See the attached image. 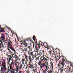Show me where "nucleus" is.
Returning <instances> with one entry per match:
<instances>
[{"instance_id":"f257e3e1","label":"nucleus","mask_w":73,"mask_h":73,"mask_svg":"<svg viewBox=\"0 0 73 73\" xmlns=\"http://www.w3.org/2000/svg\"><path fill=\"white\" fill-rule=\"evenodd\" d=\"M13 53H12L11 54L8 56L7 59V61L9 62H10L11 58H12L13 60L15 62H16L15 63V65L16 67L15 70L16 71H18L19 70H20L22 68V64H21L20 66H19V65H20V62L17 61L18 60L20 61L21 59L19 58L17 55H15V54H16V52L15 54H14V52H13Z\"/></svg>"},{"instance_id":"f03ea898","label":"nucleus","mask_w":73,"mask_h":73,"mask_svg":"<svg viewBox=\"0 0 73 73\" xmlns=\"http://www.w3.org/2000/svg\"><path fill=\"white\" fill-rule=\"evenodd\" d=\"M40 61L38 63V65L39 66H42V65H44L45 66L47 65L49 66L48 63L47 62V59L44 56L40 57Z\"/></svg>"},{"instance_id":"7ed1b4c3","label":"nucleus","mask_w":73,"mask_h":73,"mask_svg":"<svg viewBox=\"0 0 73 73\" xmlns=\"http://www.w3.org/2000/svg\"><path fill=\"white\" fill-rule=\"evenodd\" d=\"M8 40L9 41L7 42V49L8 50H10V49H11L13 51H14V54H15L16 53V51L15 50V49H14L13 45L12 44V42L11 41H10V39H9Z\"/></svg>"},{"instance_id":"20e7f679","label":"nucleus","mask_w":73,"mask_h":73,"mask_svg":"<svg viewBox=\"0 0 73 73\" xmlns=\"http://www.w3.org/2000/svg\"><path fill=\"white\" fill-rule=\"evenodd\" d=\"M42 66H39L40 68L41 69H42L43 68L44 69H46L43 71V73H46V71L49 69V66H48L47 65V66H45V65L43 64L42 65Z\"/></svg>"},{"instance_id":"39448f33","label":"nucleus","mask_w":73,"mask_h":73,"mask_svg":"<svg viewBox=\"0 0 73 73\" xmlns=\"http://www.w3.org/2000/svg\"><path fill=\"white\" fill-rule=\"evenodd\" d=\"M61 60H59V63L58 64V65L60 68V70L61 73H63V70H64V64L61 63Z\"/></svg>"},{"instance_id":"423d86ee","label":"nucleus","mask_w":73,"mask_h":73,"mask_svg":"<svg viewBox=\"0 0 73 73\" xmlns=\"http://www.w3.org/2000/svg\"><path fill=\"white\" fill-rule=\"evenodd\" d=\"M54 54L55 55V60L56 62H57L59 60L60 58H61V56H60V53L59 54V55H57V52H54Z\"/></svg>"},{"instance_id":"0eeeda50","label":"nucleus","mask_w":73,"mask_h":73,"mask_svg":"<svg viewBox=\"0 0 73 73\" xmlns=\"http://www.w3.org/2000/svg\"><path fill=\"white\" fill-rule=\"evenodd\" d=\"M40 42H41V41H40L37 44H36L35 46V49L36 50V52H38V48L39 49L40 48Z\"/></svg>"},{"instance_id":"6e6552de","label":"nucleus","mask_w":73,"mask_h":73,"mask_svg":"<svg viewBox=\"0 0 73 73\" xmlns=\"http://www.w3.org/2000/svg\"><path fill=\"white\" fill-rule=\"evenodd\" d=\"M7 70V69L6 66L1 67V73H4V72H6Z\"/></svg>"},{"instance_id":"1a4fd4ad","label":"nucleus","mask_w":73,"mask_h":73,"mask_svg":"<svg viewBox=\"0 0 73 73\" xmlns=\"http://www.w3.org/2000/svg\"><path fill=\"white\" fill-rule=\"evenodd\" d=\"M5 61L4 60L2 62H0V66H5Z\"/></svg>"},{"instance_id":"9d476101","label":"nucleus","mask_w":73,"mask_h":73,"mask_svg":"<svg viewBox=\"0 0 73 73\" xmlns=\"http://www.w3.org/2000/svg\"><path fill=\"white\" fill-rule=\"evenodd\" d=\"M50 64L51 65L50 66V68L51 70H50V71H49V72L50 73H52L53 72V63L52 62H50Z\"/></svg>"},{"instance_id":"9b49d317","label":"nucleus","mask_w":73,"mask_h":73,"mask_svg":"<svg viewBox=\"0 0 73 73\" xmlns=\"http://www.w3.org/2000/svg\"><path fill=\"white\" fill-rule=\"evenodd\" d=\"M61 56V58H60L62 59L61 63H62V64H64L65 63L64 62H65V59H66V58L65 57H64V56Z\"/></svg>"},{"instance_id":"f8f14e48","label":"nucleus","mask_w":73,"mask_h":73,"mask_svg":"<svg viewBox=\"0 0 73 73\" xmlns=\"http://www.w3.org/2000/svg\"><path fill=\"white\" fill-rule=\"evenodd\" d=\"M42 54H44V51L43 50L42 51V52H41V50H40L38 52V56L39 57H40L41 55H42Z\"/></svg>"},{"instance_id":"ddd939ff","label":"nucleus","mask_w":73,"mask_h":73,"mask_svg":"<svg viewBox=\"0 0 73 73\" xmlns=\"http://www.w3.org/2000/svg\"><path fill=\"white\" fill-rule=\"evenodd\" d=\"M21 42H22V43H24V44L25 45V46H25V47H27V46H28V45L27 44L28 43L26 42L25 40L21 41Z\"/></svg>"},{"instance_id":"4468645a","label":"nucleus","mask_w":73,"mask_h":73,"mask_svg":"<svg viewBox=\"0 0 73 73\" xmlns=\"http://www.w3.org/2000/svg\"><path fill=\"white\" fill-rule=\"evenodd\" d=\"M33 39L34 40L35 44H37V39H36V37L35 35H34L33 37Z\"/></svg>"},{"instance_id":"2eb2a0df","label":"nucleus","mask_w":73,"mask_h":73,"mask_svg":"<svg viewBox=\"0 0 73 73\" xmlns=\"http://www.w3.org/2000/svg\"><path fill=\"white\" fill-rule=\"evenodd\" d=\"M8 69V70L9 71H12L13 70H14L13 69V67H12V66H9Z\"/></svg>"},{"instance_id":"dca6fc26","label":"nucleus","mask_w":73,"mask_h":73,"mask_svg":"<svg viewBox=\"0 0 73 73\" xmlns=\"http://www.w3.org/2000/svg\"><path fill=\"white\" fill-rule=\"evenodd\" d=\"M0 39V40H3L4 41H5V36H1Z\"/></svg>"},{"instance_id":"f3484780","label":"nucleus","mask_w":73,"mask_h":73,"mask_svg":"<svg viewBox=\"0 0 73 73\" xmlns=\"http://www.w3.org/2000/svg\"><path fill=\"white\" fill-rule=\"evenodd\" d=\"M0 26L1 27V29H0V31L1 32H5V31H4V29H3V28L1 27V26L0 25Z\"/></svg>"},{"instance_id":"a211bd4d","label":"nucleus","mask_w":73,"mask_h":73,"mask_svg":"<svg viewBox=\"0 0 73 73\" xmlns=\"http://www.w3.org/2000/svg\"><path fill=\"white\" fill-rule=\"evenodd\" d=\"M24 56L25 57V58L26 59V60L27 62H28V56L27 54H25L24 55Z\"/></svg>"},{"instance_id":"6ab92c4d","label":"nucleus","mask_w":73,"mask_h":73,"mask_svg":"<svg viewBox=\"0 0 73 73\" xmlns=\"http://www.w3.org/2000/svg\"><path fill=\"white\" fill-rule=\"evenodd\" d=\"M27 50H28V49H27V48L26 47L24 48V49H23V52H25V51L26 52Z\"/></svg>"},{"instance_id":"aec40b11","label":"nucleus","mask_w":73,"mask_h":73,"mask_svg":"<svg viewBox=\"0 0 73 73\" xmlns=\"http://www.w3.org/2000/svg\"><path fill=\"white\" fill-rule=\"evenodd\" d=\"M26 60H25V59H24V58H23L22 60L21 61L22 63V64L23 65H24V62H25V61H26Z\"/></svg>"},{"instance_id":"412c9836","label":"nucleus","mask_w":73,"mask_h":73,"mask_svg":"<svg viewBox=\"0 0 73 73\" xmlns=\"http://www.w3.org/2000/svg\"><path fill=\"white\" fill-rule=\"evenodd\" d=\"M4 45L3 46V47H4V48H5L6 46H7V42H4Z\"/></svg>"},{"instance_id":"4be33fe9","label":"nucleus","mask_w":73,"mask_h":73,"mask_svg":"<svg viewBox=\"0 0 73 73\" xmlns=\"http://www.w3.org/2000/svg\"><path fill=\"white\" fill-rule=\"evenodd\" d=\"M63 70L65 71L66 72H68V68H64Z\"/></svg>"},{"instance_id":"5701e85b","label":"nucleus","mask_w":73,"mask_h":73,"mask_svg":"<svg viewBox=\"0 0 73 73\" xmlns=\"http://www.w3.org/2000/svg\"><path fill=\"white\" fill-rule=\"evenodd\" d=\"M31 55L33 57H36V54H33V52H32L31 53Z\"/></svg>"},{"instance_id":"b1692460","label":"nucleus","mask_w":73,"mask_h":73,"mask_svg":"<svg viewBox=\"0 0 73 73\" xmlns=\"http://www.w3.org/2000/svg\"><path fill=\"white\" fill-rule=\"evenodd\" d=\"M31 39V37L30 38H27L25 39V41H30V40Z\"/></svg>"},{"instance_id":"393cba45","label":"nucleus","mask_w":73,"mask_h":73,"mask_svg":"<svg viewBox=\"0 0 73 73\" xmlns=\"http://www.w3.org/2000/svg\"><path fill=\"white\" fill-rule=\"evenodd\" d=\"M11 73H15V70L14 69L12 71H11Z\"/></svg>"},{"instance_id":"a878e982","label":"nucleus","mask_w":73,"mask_h":73,"mask_svg":"<svg viewBox=\"0 0 73 73\" xmlns=\"http://www.w3.org/2000/svg\"><path fill=\"white\" fill-rule=\"evenodd\" d=\"M0 47L4 48V47L3 46V43H2L0 44Z\"/></svg>"},{"instance_id":"bb28decb","label":"nucleus","mask_w":73,"mask_h":73,"mask_svg":"<svg viewBox=\"0 0 73 73\" xmlns=\"http://www.w3.org/2000/svg\"><path fill=\"white\" fill-rule=\"evenodd\" d=\"M40 57V56H38V57L36 58V60H38H38H39V57Z\"/></svg>"},{"instance_id":"cd10ccee","label":"nucleus","mask_w":73,"mask_h":73,"mask_svg":"<svg viewBox=\"0 0 73 73\" xmlns=\"http://www.w3.org/2000/svg\"><path fill=\"white\" fill-rule=\"evenodd\" d=\"M23 56V57H24V56H23V55L22 54H19V57H21V56Z\"/></svg>"},{"instance_id":"c85d7f7f","label":"nucleus","mask_w":73,"mask_h":73,"mask_svg":"<svg viewBox=\"0 0 73 73\" xmlns=\"http://www.w3.org/2000/svg\"><path fill=\"white\" fill-rule=\"evenodd\" d=\"M3 49V47H0V51H2Z\"/></svg>"},{"instance_id":"c756f323","label":"nucleus","mask_w":73,"mask_h":73,"mask_svg":"<svg viewBox=\"0 0 73 73\" xmlns=\"http://www.w3.org/2000/svg\"><path fill=\"white\" fill-rule=\"evenodd\" d=\"M11 55H9L8 52H7L6 54V56H10Z\"/></svg>"},{"instance_id":"7c9ffc66","label":"nucleus","mask_w":73,"mask_h":73,"mask_svg":"<svg viewBox=\"0 0 73 73\" xmlns=\"http://www.w3.org/2000/svg\"><path fill=\"white\" fill-rule=\"evenodd\" d=\"M9 66H12V65H13V62H12L11 63V64H9Z\"/></svg>"},{"instance_id":"2f4dec72","label":"nucleus","mask_w":73,"mask_h":73,"mask_svg":"<svg viewBox=\"0 0 73 73\" xmlns=\"http://www.w3.org/2000/svg\"><path fill=\"white\" fill-rule=\"evenodd\" d=\"M49 53H50V55H52V54H53V53H52V52H51V51H50H50H49Z\"/></svg>"},{"instance_id":"473e14b6","label":"nucleus","mask_w":73,"mask_h":73,"mask_svg":"<svg viewBox=\"0 0 73 73\" xmlns=\"http://www.w3.org/2000/svg\"><path fill=\"white\" fill-rule=\"evenodd\" d=\"M29 68H30L31 69H32V68H33V67H32V66L31 65H29Z\"/></svg>"},{"instance_id":"72a5a7b5","label":"nucleus","mask_w":73,"mask_h":73,"mask_svg":"<svg viewBox=\"0 0 73 73\" xmlns=\"http://www.w3.org/2000/svg\"><path fill=\"white\" fill-rule=\"evenodd\" d=\"M33 71L34 73H36V69L33 70Z\"/></svg>"},{"instance_id":"f704fd0d","label":"nucleus","mask_w":73,"mask_h":73,"mask_svg":"<svg viewBox=\"0 0 73 73\" xmlns=\"http://www.w3.org/2000/svg\"><path fill=\"white\" fill-rule=\"evenodd\" d=\"M29 60H32V58L31 57V56H30L29 58Z\"/></svg>"},{"instance_id":"c9c22d12","label":"nucleus","mask_w":73,"mask_h":73,"mask_svg":"<svg viewBox=\"0 0 73 73\" xmlns=\"http://www.w3.org/2000/svg\"><path fill=\"white\" fill-rule=\"evenodd\" d=\"M68 72H70V71L71 70V68H68Z\"/></svg>"},{"instance_id":"e433bc0d","label":"nucleus","mask_w":73,"mask_h":73,"mask_svg":"<svg viewBox=\"0 0 73 73\" xmlns=\"http://www.w3.org/2000/svg\"><path fill=\"white\" fill-rule=\"evenodd\" d=\"M30 41H31V42H32V43H34L33 42V40L30 39Z\"/></svg>"},{"instance_id":"4c0bfd02","label":"nucleus","mask_w":73,"mask_h":73,"mask_svg":"<svg viewBox=\"0 0 73 73\" xmlns=\"http://www.w3.org/2000/svg\"><path fill=\"white\" fill-rule=\"evenodd\" d=\"M26 66H27L26 68V69H27V68H28V66H29V64H26Z\"/></svg>"},{"instance_id":"58836bf2","label":"nucleus","mask_w":73,"mask_h":73,"mask_svg":"<svg viewBox=\"0 0 73 73\" xmlns=\"http://www.w3.org/2000/svg\"><path fill=\"white\" fill-rule=\"evenodd\" d=\"M31 44H30V45L28 47V48H29V49H30L31 48Z\"/></svg>"},{"instance_id":"ea45409f","label":"nucleus","mask_w":73,"mask_h":73,"mask_svg":"<svg viewBox=\"0 0 73 73\" xmlns=\"http://www.w3.org/2000/svg\"><path fill=\"white\" fill-rule=\"evenodd\" d=\"M25 62V65H27V64H28V63H27V61H26Z\"/></svg>"},{"instance_id":"a19ab883","label":"nucleus","mask_w":73,"mask_h":73,"mask_svg":"<svg viewBox=\"0 0 73 73\" xmlns=\"http://www.w3.org/2000/svg\"><path fill=\"white\" fill-rule=\"evenodd\" d=\"M49 59L50 61H53V59H52V58H50Z\"/></svg>"},{"instance_id":"79ce46f5","label":"nucleus","mask_w":73,"mask_h":73,"mask_svg":"<svg viewBox=\"0 0 73 73\" xmlns=\"http://www.w3.org/2000/svg\"><path fill=\"white\" fill-rule=\"evenodd\" d=\"M34 58H35V57H32V60H34Z\"/></svg>"},{"instance_id":"37998d69","label":"nucleus","mask_w":73,"mask_h":73,"mask_svg":"<svg viewBox=\"0 0 73 73\" xmlns=\"http://www.w3.org/2000/svg\"><path fill=\"white\" fill-rule=\"evenodd\" d=\"M10 51V52H9V54H10L11 53H12V52L11 51V49H10V50H9Z\"/></svg>"},{"instance_id":"c03bdc74","label":"nucleus","mask_w":73,"mask_h":73,"mask_svg":"<svg viewBox=\"0 0 73 73\" xmlns=\"http://www.w3.org/2000/svg\"><path fill=\"white\" fill-rule=\"evenodd\" d=\"M31 62H29V65H31Z\"/></svg>"},{"instance_id":"a18cd8bd","label":"nucleus","mask_w":73,"mask_h":73,"mask_svg":"<svg viewBox=\"0 0 73 73\" xmlns=\"http://www.w3.org/2000/svg\"><path fill=\"white\" fill-rule=\"evenodd\" d=\"M20 49H21L22 50V52H23V49H23L22 48H21Z\"/></svg>"},{"instance_id":"49530a36","label":"nucleus","mask_w":73,"mask_h":73,"mask_svg":"<svg viewBox=\"0 0 73 73\" xmlns=\"http://www.w3.org/2000/svg\"><path fill=\"white\" fill-rule=\"evenodd\" d=\"M47 73H50V72H49V71H48L47 72Z\"/></svg>"},{"instance_id":"de8ad7c7","label":"nucleus","mask_w":73,"mask_h":73,"mask_svg":"<svg viewBox=\"0 0 73 73\" xmlns=\"http://www.w3.org/2000/svg\"><path fill=\"white\" fill-rule=\"evenodd\" d=\"M15 43H16V44H17V45H18V43H17V42H15Z\"/></svg>"},{"instance_id":"09e8293b","label":"nucleus","mask_w":73,"mask_h":73,"mask_svg":"<svg viewBox=\"0 0 73 73\" xmlns=\"http://www.w3.org/2000/svg\"><path fill=\"white\" fill-rule=\"evenodd\" d=\"M40 45H41V46H42V44H40Z\"/></svg>"},{"instance_id":"8fccbe9b","label":"nucleus","mask_w":73,"mask_h":73,"mask_svg":"<svg viewBox=\"0 0 73 73\" xmlns=\"http://www.w3.org/2000/svg\"><path fill=\"white\" fill-rule=\"evenodd\" d=\"M46 58H48V59H49V58L48 56H46Z\"/></svg>"},{"instance_id":"3c124183","label":"nucleus","mask_w":73,"mask_h":73,"mask_svg":"<svg viewBox=\"0 0 73 73\" xmlns=\"http://www.w3.org/2000/svg\"><path fill=\"white\" fill-rule=\"evenodd\" d=\"M43 46H44V43H42Z\"/></svg>"},{"instance_id":"603ef678","label":"nucleus","mask_w":73,"mask_h":73,"mask_svg":"<svg viewBox=\"0 0 73 73\" xmlns=\"http://www.w3.org/2000/svg\"><path fill=\"white\" fill-rule=\"evenodd\" d=\"M69 68H70V67L68 66V69H69Z\"/></svg>"},{"instance_id":"864d4df0","label":"nucleus","mask_w":73,"mask_h":73,"mask_svg":"<svg viewBox=\"0 0 73 73\" xmlns=\"http://www.w3.org/2000/svg\"><path fill=\"white\" fill-rule=\"evenodd\" d=\"M32 59L31 60H30V62H32Z\"/></svg>"},{"instance_id":"5fc2aeb1","label":"nucleus","mask_w":73,"mask_h":73,"mask_svg":"<svg viewBox=\"0 0 73 73\" xmlns=\"http://www.w3.org/2000/svg\"><path fill=\"white\" fill-rule=\"evenodd\" d=\"M12 37H13V35H11Z\"/></svg>"},{"instance_id":"6e6d98bb","label":"nucleus","mask_w":73,"mask_h":73,"mask_svg":"<svg viewBox=\"0 0 73 73\" xmlns=\"http://www.w3.org/2000/svg\"><path fill=\"white\" fill-rule=\"evenodd\" d=\"M55 73H57V71H56Z\"/></svg>"},{"instance_id":"4d7b16f0","label":"nucleus","mask_w":73,"mask_h":73,"mask_svg":"<svg viewBox=\"0 0 73 73\" xmlns=\"http://www.w3.org/2000/svg\"><path fill=\"white\" fill-rule=\"evenodd\" d=\"M49 49V48H47L48 50Z\"/></svg>"},{"instance_id":"13d9d810","label":"nucleus","mask_w":73,"mask_h":73,"mask_svg":"<svg viewBox=\"0 0 73 73\" xmlns=\"http://www.w3.org/2000/svg\"><path fill=\"white\" fill-rule=\"evenodd\" d=\"M39 73H40V71L39 70Z\"/></svg>"},{"instance_id":"bf43d9fd","label":"nucleus","mask_w":73,"mask_h":73,"mask_svg":"<svg viewBox=\"0 0 73 73\" xmlns=\"http://www.w3.org/2000/svg\"><path fill=\"white\" fill-rule=\"evenodd\" d=\"M2 36H3V35H4V34H2Z\"/></svg>"},{"instance_id":"052dcab7","label":"nucleus","mask_w":73,"mask_h":73,"mask_svg":"<svg viewBox=\"0 0 73 73\" xmlns=\"http://www.w3.org/2000/svg\"><path fill=\"white\" fill-rule=\"evenodd\" d=\"M5 73H8V71H7L6 72H5Z\"/></svg>"},{"instance_id":"680f3d73","label":"nucleus","mask_w":73,"mask_h":73,"mask_svg":"<svg viewBox=\"0 0 73 73\" xmlns=\"http://www.w3.org/2000/svg\"><path fill=\"white\" fill-rule=\"evenodd\" d=\"M30 44H31V46H32V45L31 44V43H30Z\"/></svg>"},{"instance_id":"e2e57ef3","label":"nucleus","mask_w":73,"mask_h":73,"mask_svg":"<svg viewBox=\"0 0 73 73\" xmlns=\"http://www.w3.org/2000/svg\"><path fill=\"white\" fill-rule=\"evenodd\" d=\"M16 37H17V35H16Z\"/></svg>"},{"instance_id":"0e129e2a","label":"nucleus","mask_w":73,"mask_h":73,"mask_svg":"<svg viewBox=\"0 0 73 73\" xmlns=\"http://www.w3.org/2000/svg\"><path fill=\"white\" fill-rule=\"evenodd\" d=\"M58 70H60V69H58Z\"/></svg>"},{"instance_id":"69168bd1","label":"nucleus","mask_w":73,"mask_h":73,"mask_svg":"<svg viewBox=\"0 0 73 73\" xmlns=\"http://www.w3.org/2000/svg\"><path fill=\"white\" fill-rule=\"evenodd\" d=\"M46 44L47 45H48V43H46Z\"/></svg>"},{"instance_id":"338daca9","label":"nucleus","mask_w":73,"mask_h":73,"mask_svg":"<svg viewBox=\"0 0 73 73\" xmlns=\"http://www.w3.org/2000/svg\"><path fill=\"white\" fill-rule=\"evenodd\" d=\"M15 45H17V44H15Z\"/></svg>"},{"instance_id":"774afa93","label":"nucleus","mask_w":73,"mask_h":73,"mask_svg":"<svg viewBox=\"0 0 73 73\" xmlns=\"http://www.w3.org/2000/svg\"><path fill=\"white\" fill-rule=\"evenodd\" d=\"M28 71H29V70H27V72H28Z\"/></svg>"}]
</instances>
